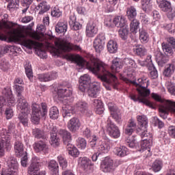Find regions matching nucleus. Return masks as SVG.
Returning a JSON list of instances; mask_svg holds the SVG:
<instances>
[{
	"instance_id": "obj_36",
	"label": "nucleus",
	"mask_w": 175,
	"mask_h": 175,
	"mask_svg": "<svg viewBox=\"0 0 175 175\" xmlns=\"http://www.w3.org/2000/svg\"><path fill=\"white\" fill-rule=\"evenodd\" d=\"M68 31V23L59 22L55 26V31L57 33H65Z\"/></svg>"
},
{
	"instance_id": "obj_63",
	"label": "nucleus",
	"mask_w": 175,
	"mask_h": 175,
	"mask_svg": "<svg viewBox=\"0 0 175 175\" xmlns=\"http://www.w3.org/2000/svg\"><path fill=\"white\" fill-rule=\"evenodd\" d=\"M36 54L40 57V58H47V53H46V51L44 49H42V48L37 49Z\"/></svg>"
},
{
	"instance_id": "obj_26",
	"label": "nucleus",
	"mask_w": 175,
	"mask_h": 175,
	"mask_svg": "<svg viewBox=\"0 0 175 175\" xmlns=\"http://www.w3.org/2000/svg\"><path fill=\"white\" fill-rule=\"evenodd\" d=\"M161 47L165 55H168L169 57H172V55H174L175 53V49H174L172 45L167 44V42H163L161 44Z\"/></svg>"
},
{
	"instance_id": "obj_64",
	"label": "nucleus",
	"mask_w": 175,
	"mask_h": 175,
	"mask_svg": "<svg viewBox=\"0 0 175 175\" xmlns=\"http://www.w3.org/2000/svg\"><path fill=\"white\" fill-rule=\"evenodd\" d=\"M124 62V64H126V65H130L131 68H137V65H136V62H135V60L131 58H125Z\"/></svg>"
},
{
	"instance_id": "obj_29",
	"label": "nucleus",
	"mask_w": 175,
	"mask_h": 175,
	"mask_svg": "<svg viewBox=\"0 0 175 175\" xmlns=\"http://www.w3.org/2000/svg\"><path fill=\"white\" fill-rule=\"evenodd\" d=\"M79 164L84 170H87L88 167H91V166H92V162L91 160L85 157L79 158Z\"/></svg>"
},
{
	"instance_id": "obj_43",
	"label": "nucleus",
	"mask_w": 175,
	"mask_h": 175,
	"mask_svg": "<svg viewBox=\"0 0 175 175\" xmlns=\"http://www.w3.org/2000/svg\"><path fill=\"white\" fill-rule=\"evenodd\" d=\"M137 132L142 140H144V139H148H148H152V134L148 132L147 129H138Z\"/></svg>"
},
{
	"instance_id": "obj_32",
	"label": "nucleus",
	"mask_w": 175,
	"mask_h": 175,
	"mask_svg": "<svg viewBox=\"0 0 175 175\" xmlns=\"http://www.w3.org/2000/svg\"><path fill=\"white\" fill-rule=\"evenodd\" d=\"M130 31L134 35L137 33L140 28V22L137 19H133L130 21Z\"/></svg>"
},
{
	"instance_id": "obj_11",
	"label": "nucleus",
	"mask_w": 175,
	"mask_h": 175,
	"mask_svg": "<svg viewBox=\"0 0 175 175\" xmlns=\"http://www.w3.org/2000/svg\"><path fill=\"white\" fill-rule=\"evenodd\" d=\"M89 146L92 150H97L98 152L107 154L110 150V145L105 141L99 140V137L96 135H92L89 140Z\"/></svg>"
},
{
	"instance_id": "obj_17",
	"label": "nucleus",
	"mask_w": 175,
	"mask_h": 175,
	"mask_svg": "<svg viewBox=\"0 0 175 175\" xmlns=\"http://www.w3.org/2000/svg\"><path fill=\"white\" fill-rule=\"evenodd\" d=\"M107 132L113 139H118L121 136V132L118 126H117L113 122L109 119L107 121Z\"/></svg>"
},
{
	"instance_id": "obj_14",
	"label": "nucleus",
	"mask_w": 175,
	"mask_h": 175,
	"mask_svg": "<svg viewBox=\"0 0 175 175\" xmlns=\"http://www.w3.org/2000/svg\"><path fill=\"white\" fill-rule=\"evenodd\" d=\"M159 9L162 12L167 13V16L170 20H173L175 17V10L172 8V4L166 0H157Z\"/></svg>"
},
{
	"instance_id": "obj_8",
	"label": "nucleus",
	"mask_w": 175,
	"mask_h": 175,
	"mask_svg": "<svg viewBox=\"0 0 175 175\" xmlns=\"http://www.w3.org/2000/svg\"><path fill=\"white\" fill-rule=\"evenodd\" d=\"M10 36L14 42L22 43L25 47H27V49H29L30 50H32L33 47H38L39 46V44L36 42V41L27 38V36L18 29H12L10 31Z\"/></svg>"
},
{
	"instance_id": "obj_51",
	"label": "nucleus",
	"mask_w": 175,
	"mask_h": 175,
	"mask_svg": "<svg viewBox=\"0 0 175 175\" xmlns=\"http://www.w3.org/2000/svg\"><path fill=\"white\" fill-rule=\"evenodd\" d=\"M137 62L140 66H149V68L153 64L152 59H151V55H148L145 60H137Z\"/></svg>"
},
{
	"instance_id": "obj_56",
	"label": "nucleus",
	"mask_w": 175,
	"mask_h": 175,
	"mask_svg": "<svg viewBox=\"0 0 175 175\" xmlns=\"http://www.w3.org/2000/svg\"><path fill=\"white\" fill-rule=\"evenodd\" d=\"M165 87L171 95L175 96V84L172 81H167L165 83Z\"/></svg>"
},
{
	"instance_id": "obj_38",
	"label": "nucleus",
	"mask_w": 175,
	"mask_h": 175,
	"mask_svg": "<svg viewBox=\"0 0 175 175\" xmlns=\"http://www.w3.org/2000/svg\"><path fill=\"white\" fill-rule=\"evenodd\" d=\"M107 50L111 54H116L118 50V45L117 42L114 40H109L107 45Z\"/></svg>"
},
{
	"instance_id": "obj_57",
	"label": "nucleus",
	"mask_w": 175,
	"mask_h": 175,
	"mask_svg": "<svg viewBox=\"0 0 175 175\" xmlns=\"http://www.w3.org/2000/svg\"><path fill=\"white\" fill-rule=\"evenodd\" d=\"M152 8L151 0H142V10L144 12H150Z\"/></svg>"
},
{
	"instance_id": "obj_2",
	"label": "nucleus",
	"mask_w": 175,
	"mask_h": 175,
	"mask_svg": "<svg viewBox=\"0 0 175 175\" xmlns=\"http://www.w3.org/2000/svg\"><path fill=\"white\" fill-rule=\"evenodd\" d=\"M73 89L70 86L62 85L57 88V99L64 104L62 109L64 118H69L73 116L75 107L70 104L73 102V98H70Z\"/></svg>"
},
{
	"instance_id": "obj_52",
	"label": "nucleus",
	"mask_w": 175,
	"mask_h": 175,
	"mask_svg": "<svg viewBox=\"0 0 175 175\" xmlns=\"http://www.w3.org/2000/svg\"><path fill=\"white\" fill-rule=\"evenodd\" d=\"M57 161L60 167H62L63 170H66V168L68 167V161L62 155H59L57 157Z\"/></svg>"
},
{
	"instance_id": "obj_9",
	"label": "nucleus",
	"mask_w": 175,
	"mask_h": 175,
	"mask_svg": "<svg viewBox=\"0 0 175 175\" xmlns=\"http://www.w3.org/2000/svg\"><path fill=\"white\" fill-rule=\"evenodd\" d=\"M17 102V109L21 111L18 118L23 126H28V115L31 114V107L24 97L18 98Z\"/></svg>"
},
{
	"instance_id": "obj_58",
	"label": "nucleus",
	"mask_w": 175,
	"mask_h": 175,
	"mask_svg": "<svg viewBox=\"0 0 175 175\" xmlns=\"http://www.w3.org/2000/svg\"><path fill=\"white\" fill-rule=\"evenodd\" d=\"M61 16H62V11L59 10L58 6L51 8L52 17H56L57 18H59V17H61Z\"/></svg>"
},
{
	"instance_id": "obj_62",
	"label": "nucleus",
	"mask_w": 175,
	"mask_h": 175,
	"mask_svg": "<svg viewBox=\"0 0 175 175\" xmlns=\"http://www.w3.org/2000/svg\"><path fill=\"white\" fill-rule=\"evenodd\" d=\"M14 90H15L16 92L18 94V98H23L21 94L23 91H24V88L20 85H14Z\"/></svg>"
},
{
	"instance_id": "obj_60",
	"label": "nucleus",
	"mask_w": 175,
	"mask_h": 175,
	"mask_svg": "<svg viewBox=\"0 0 175 175\" xmlns=\"http://www.w3.org/2000/svg\"><path fill=\"white\" fill-rule=\"evenodd\" d=\"M152 124L154 125V126H157L159 129H162V128L165 126V123H163V122L159 120V118H158L157 116L153 117Z\"/></svg>"
},
{
	"instance_id": "obj_10",
	"label": "nucleus",
	"mask_w": 175,
	"mask_h": 175,
	"mask_svg": "<svg viewBox=\"0 0 175 175\" xmlns=\"http://www.w3.org/2000/svg\"><path fill=\"white\" fill-rule=\"evenodd\" d=\"M48 111L47 104L45 103H42L40 105L33 103L32 105L31 121L33 124H39L40 117H46Z\"/></svg>"
},
{
	"instance_id": "obj_54",
	"label": "nucleus",
	"mask_w": 175,
	"mask_h": 175,
	"mask_svg": "<svg viewBox=\"0 0 175 175\" xmlns=\"http://www.w3.org/2000/svg\"><path fill=\"white\" fill-rule=\"evenodd\" d=\"M162 169V161L160 160H156L152 165V170L154 173H158V172H161Z\"/></svg>"
},
{
	"instance_id": "obj_3",
	"label": "nucleus",
	"mask_w": 175,
	"mask_h": 175,
	"mask_svg": "<svg viewBox=\"0 0 175 175\" xmlns=\"http://www.w3.org/2000/svg\"><path fill=\"white\" fill-rule=\"evenodd\" d=\"M47 132L50 133V142L51 146L53 147H58L59 146V136L62 138L64 144L67 146L70 144L72 142V135L66 130H57V127L53 124L46 126Z\"/></svg>"
},
{
	"instance_id": "obj_40",
	"label": "nucleus",
	"mask_w": 175,
	"mask_h": 175,
	"mask_svg": "<svg viewBox=\"0 0 175 175\" xmlns=\"http://www.w3.org/2000/svg\"><path fill=\"white\" fill-rule=\"evenodd\" d=\"M66 148L68 151L69 155H71V157H79L80 154V152H79V150H77V148L75 146V145H72V144H70L66 146Z\"/></svg>"
},
{
	"instance_id": "obj_49",
	"label": "nucleus",
	"mask_w": 175,
	"mask_h": 175,
	"mask_svg": "<svg viewBox=\"0 0 175 175\" xmlns=\"http://www.w3.org/2000/svg\"><path fill=\"white\" fill-rule=\"evenodd\" d=\"M16 49H17V46H14L5 45L0 46V58L3 57L4 54H6L9 53V51H12V49L16 50Z\"/></svg>"
},
{
	"instance_id": "obj_6",
	"label": "nucleus",
	"mask_w": 175,
	"mask_h": 175,
	"mask_svg": "<svg viewBox=\"0 0 175 175\" xmlns=\"http://www.w3.org/2000/svg\"><path fill=\"white\" fill-rule=\"evenodd\" d=\"M72 38L69 36H66L63 39H59L55 42V47L53 49V53L55 55H59L65 53H70V51L75 50V51H81V47L79 45L73 44L70 43Z\"/></svg>"
},
{
	"instance_id": "obj_53",
	"label": "nucleus",
	"mask_w": 175,
	"mask_h": 175,
	"mask_svg": "<svg viewBox=\"0 0 175 175\" xmlns=\"http://www.w3.org/2000/svg\"><path fill=\"white\" fill-rule=\"evenodd\" d=\"M76 144L78 148H80L81 150H85V148L87 147V141L83 137H79L76 140Z\"/></svg>"
},
{
	"instance_id": "obj_27",
	"label": "nucleus",
	"mask_w": 175,
	"mask_h": 175,
	"mask_svg": "<svg viewBox=\"0 0 175 175\" xmlns=\"http://www.w3.org/2000/svg\"><path fill=\"white\" fill-rule=\"evenodd\" d=\"M86 91H88V94L91 98H97L99 95L100 88L96 85H93L88 88Z\"/></svg>"
},
{
	"instance_id": "obj_41",
	"label": "nucleus",
	"mask_w": 175,
	"mask_h": 175,
	"mask_svg": "<svg viewBox=\"0 0 175 175\" xmlns=\"http://www.w3.org/2000/svg\"><path fill=\"white\" fill-rule=\"evenodd\" d=\"M126 16L129 20H136V16H137V12L136 11V8L133 6H131L127 8L126 10Z\"/></svg>"
},
{
	"instance_id": "obj_59",
	"label": "nucleus",
	"mask_w": 175,
	"mask_h": 175,
	"mask_svg": "<svg viewBox=\"0 0 175 175\" xmlns=\"http://www.w3.org/2000/svg\"><path fill=\"white\" fill-rule=\"evenodd\" d=\"M10 64H9V61L6 59H1L0 60V69L3 72H6L9 69Z\"/></svg>"
},
{
	"instance_id": "obj_19",
	"label": "nucleus",
	"mask_w": 175,
	"mask_h": 175,
	"mask_svg": "<svg viewBox=\"0 0 175 175\" xmlns=\"http://www.w3.org/2000/svg\"><path fill=\"white\" fill-rule=\"evenodd\" d=\"M46 140L47 139L40 140L33 144V147L36 152H40V154H47L49 152V145Z\"/></svg>"
},
{
	"instance_id": "obj_7",
	"label": "nucleus",
	"mask_w": 175,
	"mask_h": 175,
	"mask_svg": "<svg viewBox=\"0 0 175 175\" xmlns=\"http://www.w3.org/2000/svg\"><path fill=\"white\" fill-rule=\"evenodd\" d=\"M138 83L136 81H133L134 85H137V87H140L141 90H138L139 96L131 94L129 95L130 99L133 100L134 102H139V103H144L146 106H149V107H152V103L147 99V96H150V91L149 89H147L146 86H144L143 84L146 83V80H143V79H138Z\"/></svg>"
},
{
	"instance_id": "obj_25",
	"label": "nucleus",
	"mask_w": 175,
	"mask_h": 175,
	"mask_svg": "<svg viewBox=\"0 0 175 175\" xmlns=\"http://www.w3.org/2000/svg\"><path fill=\"white\" fill-rule=\"evenodd\" d=\"M14 151L17 157H23L25 154L24 151V144L20 141H16L14 143Z\"/></svg>"
},
{
	"instance_id": "obj_5",
	"label": "nucleus",
	"mask_w": 175,
	"mask_h": 175,
	"mask_svg": "<svg viewBox=\"0 0 175 175\" xmlns=\"http://www.w3.org/2000/svg\"><path fill=\"white\" fill-rule=\"evenodd\" d=\"M16 124L10 122L8 130L3 129L0 135V157L5 155V150L9 151L12 147V135H16Z\"/></svg>"
},
{
	"instance_id": "obj_12",
	"label": "nucleus",
	"mask_w": 175,
	"mask_h": 175,
	"mask_svg": "<svg viewBox=\"0 0 175 175\" xmlns=\"http://www.w3.org/2000/svg\"><path fill=\"white\" fill-rule=\"evenodd\" d=\"M43 165L42 160L39 157H33L31 159V163L28 168L27 175H46L45 171L39 172L40 166Z\"/></svg>"
},
{
	"instance_id": "obj_37",
	"label": "nucleus",
	"mask_w": 175,
	"mask_h": 175,
	"mask_svg": "<svg viewBox=\"0 0 175 175\" xmlns=\"http://www.w3.org/2000/svg\"><path fill=\"white\" fill-rule=\"evenodd\" d=\"M49 167L51 172L52 175H59L58 170L59 167L58 166V163H57V161H55V160H51L49 163Z\"/></svg>"
},
{
	"instance_id": "obj_33",
	"label": "nucleus",
	"mask_w": 175,
	"mask_h": 175,
	"mask_svg": "<svg viewBox=\"0 0 175 175\" xmlns=\"http://www.w3.org/2000/svg\"><path fill=\"white\" fill-rule=\"evenodd\" d=\"M137 120L140 124V129H147V126H148V119L147 118V116L144 115L137 116Z\"/></svg>"
},
{
	"instance_id": "obj_23",
	"label": "nucleus",
	"mask_w": 175,
	"mask_h": 175,
	"mask_svg": "<svg viewBox=\"0 0 175 175\" xmlns=\"http://www.w3.org/2000/svg\"><path fill=\"white\" fill-rule=\"evenodd\" d=\"M75 109L78 110V111H81L82 114L87 116V117H90L91 114H92V111L88 109V104L83 101H79L75 105Z\"/></svg>"
},
{
	"instance_id": "obj_24",
	"label": "nucleus",
	"mask_w": 175,
	"mask_h": 175,
	"mask_svg": "<svg viewBox=\"0 0 175 175\" xmlns=\"http://www.w3.org/2000/svg\"><path fill=\"white\" fill-rule=\"evenodd\" d=\"M81 125V123L80 122V120H79V118H72L68 121L67 126L70 132H77Z\"/></svg>"
},
{
	"instance_id": "obj_39",
	"label": "nucleus",
	"mask_w": 175,
	"mask_h": 175,
	"mask_svg": "<svg viewBox=\"0 0 175 175\" xmlns=\"http://www.w3.org/2000/svg\"><path fill=\"white\" fill-rule=\"evenodd\" d=\"M139 40L142 43H148L150 40V35L144 29H139Z\"/></svg>"
},
{
	"instance_id": "obj_45",
	"label": "nucleus",
	"mask_w": 175,
	"mask_h": 175,
	"mask_svg": "<svg viewBox=\"0 0 175 175\" xmlns=\"http://www.w3.org/2000/svg\"><path fill=\"white\" fill-rule=\"evenodd\" d=\"M119 36L122 39V40H126L128 39V35L129 33V30L128 29V26H124L120 27L118 31Z\"/></svg>"
},
{
	"instance_id": "obj_16",
	"label": "nucleus",
	"mask_w": 175,
	"mask_h": 175,
	"mask_svg": "<svg viewBox=\"0 0 175 175\" xmlns=\"http://www.w3.org/2000/svg\"><path fill=\"white\" fill-rule=\"evenodd\" d=\"M106 40V37L105 33H101L98 34L94 41V48L98 54H100L101 51H103V47H105V41Z\"/></svg>"
},
{
	"instance_id": "obj_22",
	"label": "nucleus",
	"mask_w": 175,
	"mask_h": 175,
	"mask_svg": "<svg viewBox=\"0 0 175 175\" xmlns=\"http://www.w3.org/2000/svg\"><path fill=\"white\" fill-rule=\"evenodd\" d=\"M151 147H152V139H144L141 141V149L139 150L140 152H148V157L151 155Z\"/></svg>"
},
{
	"instance_id": "obj_55",
	"label": "nucleus",
	"mask_w": 175,
	"mask_h": 175,
	"mask_svg": "<svg viewBox=\"0 0 175 175\" xmlns=\"http://www.w3.org/2000/svg\"><path fill=\"white\" fill-rule=\"evenodd\" d=\"M25 69L26 76H27L28 79L31 80L33 77V72H32V66L31 65V63L27 62L25 65Z\"/></svg>"
},
{
	"instance_id": "obj_31",
	"label": "nucleus",
	"mask_w": 175,
	"mask_h": 175,
	"mask_svg": "<svg viewBox=\"0 0 175 175\" xmlns=\"http://www.w3.org/2000/svg\"><path fill=\"white\" fill-rule=\"evenodd\" d=\"M50 4L47 3L46 1H42L41 3L38 4L36 7L37 10H39V14H44L46 12H49L50 10Z\"/></svg>"
},
{
	"instance_id": "obj_28",
	"label": "nucleus",
	"mask_w": 175,
	"mask_h": 175,
	"mask_svg": "<svg viewBox=\"0 0 175 175\" xmlns=\"http://www.w3.org/2000/svg\"><path fill=\"white\" fill-rule=\"evenodd\" d=\"M113 152L118 157H126L129 154V150H128V148L126 146H122L120 147H116L113 150Z\"/></svg>"
},
{
	"instance_id": "obj_42",
	"label": "nucleus",
	"mask_w": 175,
	"mask_h": 175,
	"mask_svg": "<svg viewBox=\"0 0 175 175\" xmlns=\"http://www.w3.org/2000/svg\"><path fill=\"white\" fill-rule=\"evenodd\" d=\"M119 0H107V2L110 3V5L103 4V8L106 10V12H111L114 10L115 5H117Z\"/></svg>"
},
{
	"instance_id": "obj_13",
	"label": "nucleus",
	"mask_w": 175,
	"mask_h": 175,
	"mask_svg": "<svg viewBox=\"0 0 175 175\" xmlns=\"http://www.w3.org/2000/svg\"><path fill=\"white\" fill-rule=\"evenodd\" d=\"M6 162L8 165L7 170L5 171V175H17L18 172V161L14 157H7Z\"/></svg>"
},
{
	"instance_id": "obj_47",
	"label": "nucleus",
	"mask_w": 175,
	"mask_h": 175,
	"mask_svg": "<svg viewBox=\"0 0 175 175\" xmlns=\"http://www.w3.org/2000/svg\"><path fill=\"white\" fill-rule=\"evenodd\" d=\"M135 128H136V123L133 120H130L129 123L125 129V133L129 135H132L133 131H135Z\"/></svg>"
},
{
	"instance_id": "obj_48",
	"label": "nucleus",
	"mask_w": 175,
	"mask_h": 175,
	"mask_svg": "<svg viewBox=\"0 0 175 175\" xmlns=\"http://www.w3.org/2000/svg\"><path fill=\"white\" fill-rule=\"evenodd\" d=\"M133 50L135 54L138 55V57H144V55L147 54V50L146 49V48H144V46L142 45L136 46V48H135Z\"/></svg>"
},
{
	"instance_id": "obj_46",
	"label": "nucleus",
	"mask_w": 175,
	"mask_h": 175,
	"mask_svg": "<svg viewBox=\"0 0 175 175\" xmlns=\"http://www.w3.org/2000/svg\"><path fill=\"white\" fill-rule=\"evenodd\" d=\"M32 134L36 139H42V140L47 139L46 135H44V132L40 129H33L32 130Z\"/></svg>"
},
{
	"instance_id": "obj_15",
	"label": "nucleus",
	"mask_w": 175,
	"mask_h": 175,
	"mask_svg": "<svg viewBox=\"0 0 175 175\" xmlns=\"http://www.w3.org/2000/svg\"><path fill=\"white\" fill-rule=\"evenodd\" d=\"M108 109L111 111V116L113 120H115L117 124H121L122 123V119H121V113L120 112V109L113 103H108L107 104Z\"/></svg>"
},
{
	"instance_id": "obj_35",
	"label": "nucleus",
	"mask_w": 175,
	"mask_h": 175,
	"mask_svg": "<svg viewBox=\"0 0 175 175\" xmlns=\"http://www.w3.org/2000/svg\"><path fill=\"white\" fill-rule=\"evenodd\" d=\"M113 23L118 28H122V27L126 26V20L122 16H116L113 20Z\"/></svg>"
},
{
	"instance_id": "obj_34",
	"label": "nucleus",
	"mask_w": 175,
	"mask_h": 175,
	"mask_svg": "<svg viewBox=\"0 0 175 175\" xmlns=\"http://www.w3.org/2000/svg\"><path fill=\"white\" fill-rule=\"evenodd\" d=\"M174 64H167L163 70V76H165V77H172V75H173V73H174Z\"/></svg>"
},
{
	"instance_id": "obj_50",
	"label": "nucleus",
	"mask_w": 175,
	"mask_h": 175,
	"mask_svg": "<svg viewBox=\"0 0 175 175\" xmlns=\"http://www.w3.org/2000/svg\"><path fill=\"white\" fill-rule=\"evenodd\" d=\"M59 116V111L57 107H52L49 109V117L52 120H57Z\"/></svg>"
},
{
	"instance_id": "obj_18",
	"label": "nucleus",
	"mask_w": 175,
	"mask_h": 175,
	"mask_svg": "<svg viewBox=\"0 0 175 175\" xmlns=\"http://www.w3.org/2000/svg\"><path fill=\"white\" fill-rule=\"evenodd\" d=\"M100 167L104 173H110V172L114 170V161L107 157L102 161Z\"/></svg>"
},
{
	"instance_id": "obj_21",
	"label": "nucleus",
	"mask_w": 175,
	"mask_h": 175,
	"mask_svg": "<svg viewBox=\"0 0 175 175\" xmlns=\"http://www.w3.org/2000/svg\"><path fill=\"white\" fill-rule=\"evenodd\" d=\"M85 33L88 38H94L98 33V26H96L95 21H90L88 22L86 26Z\"/></svg>"
},
{
	"instance_id": "obj_1",
	"label": "nucleus",
	"mask_w": 175,
	"mask_h": 175,
	"mask_svg": "<svg viewBox=\"0 0 175 175\" xmlns=\"http://www.w3.org/2000/svg\"><path fill=\"white\" fill-rule=\"evenodd\" d=\"M66 59L75 62L77 64V69H84L87 68L90 72L94 75H98V79L102 81L113 87L115 90L117 88V77L114 74L110 72L107 69L102 65V64L97 62H92L89 63L80 56H75L74 55L69 54L66 55Z\"/></svg>"
},
{
	"instance_id": "obj_30",
	"label": "nucleus",
	"mask_w": 175,
	"mask_h": 175,
	"mask_svg": "<svg viewBox=\"0 0 175 175\" xmlns=\"http://www.w3.org/2000/svg\"><path fill=\"white\" fill-rule=\"evenodd\" d=\"M154 55L156 57V60L157 64L160 65V66H163L164 64H166V60L165 59V55L161 52L159 49H157L154 52Z\"/></svg>"
},
{
	"instance_id": "obj_44",
	"label": "nucleus",
	"mask_w": 175,
	"mask_h": 175,
	"mask_svg": "<svg viewBox=\"0 0 175 175\" xmlns=\"http://www.w3.org/2000/svg\"><path fill=\"white\" fill-rule=\"evenodd\" d=\"M120 69H122V63L121 62L113 60L111 66L112 73H117L120 72Z\"/></svg>"
},
{
	"instance_id": "obj_20",
	"label": "nucleus",
	"mask_w": 175,
	"mask_h": 175,
	"mask_svg": "<svg viewBox=\"0 0 175 175\" xmlns=\"http://www.w3.org/2000/svg\"><path fill=\"white\" fill-rule=\"evenodd\" d=\"M90 84H91V77L88 74H85L79 79V90L81 92H85L88 88H90Z\"/></svg>"
},
{
	"instance_id": "obj_4",
	"label": "nucleus",
	"mask_w": 175,
	"mask_h": 175,
	"mask_svg": "<svg viewBox=\"0 0 175 175\" xmlns=\"http://www.w3.org/2000/svg\"><path fill=\"white\" fill-rule=\"evenodd\" d=\"M16 100L14 97H13V94L12 93V89L10 88H5L2 91V96H0V114H2V107L3 106L8 107L5 110V116L6 120H10L13 117V109L11 106H14Z\"/></svg>"
},
{
	"instance_id": "obj_61",
	"label": "nucleus",
	"mask_w": 175,
	"mask_h": 175,
	"mask_svg": "<svg viewBox=\"0 0 175 175\" xmlns=\"http://www.w3.org/2000/svg\"><path fill=\"white\" fill-rule=\"evenodd\" d=\"M150 69L151 70L149 75V77H150V79H158V71L157 70V68L154 66V64L150 67Z\"/></svg>"
}]
</instances>
